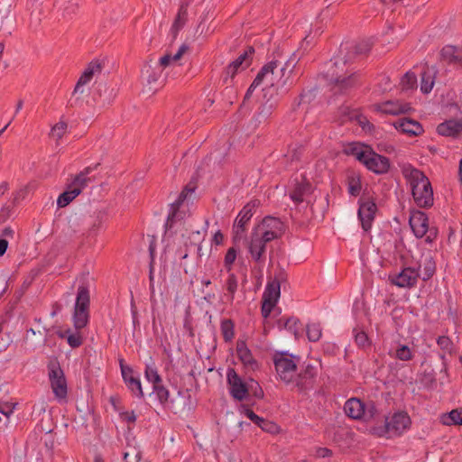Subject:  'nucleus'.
I'll return each mask as SVG.
<instances>
[{
  "label": "nucleus",
  "instance_id": "obj_1",
  "mask_svg": "<svg viewBox=\"0 0 462 462\" xmlns=\"http://www.w3.org/2000/svg\"><path fill=\"white\" fill-rule=\"evenodd\" d=\"M259 206V199H252L245 204L238 213L232 230V241L235 246H236L242 240L245 239L246 226L255 214Z\"/></svg>",
  "mask_w": 462,
  "mask_h": 462
},
{
  "label": "nucleus",
  "instance_id": "obj_2",
  "mask_svg": "<svg viewBox=\"0 0 462 462\" xmlns=\"http://www.w3.org/2000/svg\"><path fill=\"white\" fill-rule=\"evenodd\" d=\"M89 304L90 296L88 288L85 285H79L73 312V325L77 330L84 328L88 324Z\"/></svg>",
  "mask_w": 462,
  "mask_h": 462
},
{
  "label": "nucleus",
  "instance_id": "obj_3",
  "mask_svg": "<svg viewBox=\"0 0 462 462\" xmlns=\"http://www.w3.org/2000/svg\"><path fill=\"white\" fill-rule=\"evenodd\" d=\"M263 98H266L265 102H263L258 108L253 122L254 123V127L259 126L262 124H265L268 118L272 116L273 112L277 106L278 98H277V88L274 87L273 83H271L270 86L265 87L263 89Z\"/></svg>",
  "mask_w": 462,
  "mask_h": 462
},
{
  "label": "nucleus",
  "instance_id": "obj_4",
  "mask_svg": "<svg viewBox=\"0 0 462 462\" xmlns=\"http://www.w3.org/2000/svg\"><path fill=\"white\" fill-rule=\"evenodd\" d=\"M318 375V367L310 363L304 362L296 375H293V383L301 394H307L313 389Z\"/></svg>",
  "mask_w": 462,
  "mask_h": 462
},
{
  "label": "nucleus",
  "instance_id": "obj_5",
  "mask_svg": "<svg viewBox=\"0 0 462 462\" xmlns=\"http://www.w3.org/2000/svg\"><path fill=\"white\" fill-rule=\"evenodd\" d=\"M48 375L54 395L65 399L68 394L67 380L63 370L57 359L51 360L47 365Z\"/></svg>",
  "mask_w": 462,
  "mask_h": 462
},
{
  "label": "nucleus",
  "instance_id": "obj_6",
  "mask_svg": "<svg viewBox=\"0 0 462 462\" xmlns=\"http://www.w3.org/2000/svg\"><path fill=\"white\" fill-rule=\"evenodd\" d=\"M376 211L377 205L374 199L364 192L358 199L357 217L365 232L371 230Z\"/></svg>",
  "mask_w": 462,
  "mask_h": 462
},
{
  "label": "nucleus",
  "instance_id": "obj_7",
  "mask_svg": "<svg viewBox=\"0 0 462 462\" xmlns=\"http://www.w3.org/2000/svg\"><path fill=\"white\" fill-rule=\"evenodd\" d=\"M293 355L287 352H279L273 356L276 373L286 384L292 383L293 375L297 371V365L293 361Z\"/></svg>",
  "mask_w": 462,
  "mask_h": 462
},
{
  "label": "nucleus",
  "instance_id": "obj_8",
  "mask_svg": "<svg viewBox=\"0 0 462 462\" xmlns=\"http://www.w3.org/2000/svg\"><path fill=\"white\" fill-rule=\"evenodd\" d=\"M330 83L335 93L346 94L362 85L363 74L359 70L351 72L348 75L333 73Z\"/></svg>",
  "mask_w": 462,
  "mask_h": 462
},
{
  "label": "nucleus",
  "instance_id": "obj_9",
  "mask_svg": "<svg viewBox=\"0 0 462 462\" xmlns=\"http://www.w3.org/2000/svg\"><path fill=\"white\" fill-rule=\"evenodd\" d=\"M411 420L409 414L404 411L394 412L390 420H385L383 427L380 428V436L386 433H393L395 436H401L406 430L410 429Z\"/></svg>",
  "mask_w": 462,
  "mask_h": 462
},
{
  "label": "nucleus",
  "instance_id": "obj_10",
  "mask_svg": "<svg viewBox=\"0 0 462 462\" xmlns=\"http://www.w3.org/2000/svg\"><path fill=\"white\" fill-rule=\"evenodd\" d=\"M226 384L229 394L235 401L243 402L248 398V382L243 380L235 368H227Z\"/></svg>",
  "mask_w": 462,
  "mask_h": 462
},
{
  "label": "nucleus",
  "instance_id": "obj_11",
  "mask_svg": "<svg viewBox=\"0 0 462 462\" xmlns=\"http://www.w3.org/2000/svg\"><path fill=\"white\" fill-rule=\"evenodd\" d=\"M254 51L253 46H248L242 54L226 67L223 74L224 83H226L229 78L233 79L239 70H244L251 65Z\"/></svg>",
  "mask_w": 462,
  "mask_h": 462
},
{
  "label": "nucleus",
  "instance_id": "obj_12",
  "mask_svg": "<svg viewBox=\"0 0 462 462\" xmlns=\"http://www.w3.org/2000/svg\"><path fill=\"white\" fill-rule=\"evenodd\" d=\"M420 267H405L399 273L390 274L389 281L399 288H412L420 278Z\"/></svg>",
  "mask_w": 462,
  "mask_h": 462
},
{
  "label": "nucleus",
  "instance_id": "obj_13",
  "mask_svg": "<svg viewBox=\"0 0 462 462\" xmlns=\"http://www.w3.org/2000/svg\"><path fill=\"white\" fill-rule=\"evenodd\" d=\"M119 365L123 380L127 388L134 396L139 399H143L144 397V393L142 388L140 378L138 376H134L133 368L129 365H126L123 358L119 359Z\"/></svg>",
  "mask_w": 462,
  "mask_h": 462
},
{
  "label": "nucleus",
  "instance_id": "obj_14",
  "mask_svg": "<svg viewBox=\"0 0 462 462\" xmlns=\"http://www.w3.org/2000/svg\"><path fill=\"white\" fill-rule=\"evenodd\" d=\"M372 49V44L368 41H362L351 46H343L340 47V52L342 53L344 50L347 51L346 54L334 62L336 67L338 66L339 63L346 64L352 62V60L357 56L367 55Z\"/></svg>",
  "mask_w": 462,
  "mask_h": 462
},
{
  "label": "nucleus",
  "instance_id": "obj_15",
  "mask_svg": "<svg viewBox=\"0 0 462 462\" xmlns=\"http://www.w3.org/2000/svg\"><path fill=\"white\" fill-rule=\"evenodd\" d=\"M91 97L96 104L105 106L114 100L116 91L106 81H96L91 91Z\"/></svg>",
  "mask_w": 462,
  "mask_h": 462
},
{
  "label": "nucleus",
  "instance_id": "obj_16",
  "mask_svg": "<svg viewBox=\"0 0 462 462\" xmlns=\"http://www.w3.org/2000/svg\"><path fill=\"white\" fill-rule=\"evenodd\" d=\"M363 164L375 174H385L389 171L391 162L388 157L375 152L373 149L368 152Z\"/></svg>",
  "mask_w": 462,
  "mask_h": 462
},
{
  "label": "nucleus",
  "instance_id": "obj_17",
  "mask_svg": "<svg viewBox=\"0 0 462 462\" xmlns=\"http://www.w3.org/2000/svg\"><path fill=\"white\" fill-rule=\"evenodd\" d=\"M267 244L257 236V232L252 230L250 239L247 242L248 252L252 259L258 264L263 265L266 261Z\"/></svg>",
  "mask_w": 462,
  "mask_h": 462
},
{
  "label": "nucleus",
  "instance_id": "obj_18",
  "mask_svg": "<svg viewBox=\"0 0 462 462\" xmlns=\"http://www.w3.org/2000/svg\"><path fill=\"white\" fill-rule=\"evenodd\" d=\"M410 226L417 238H422L426 236L429 230V217L428 215L419 209L411 210L409 217Z\"/></svg>",
  "mask_w": 462,
  "mask_h": 462
},
{
  "label": "nucleus",
  "instance_id": "obj_19",
  "mask_svg": "<svg viewBox=\"0 0 462 462\" xmlns=\"http://www.w3.org/2000/svg\"><path fill=\"white\" fill-rule=\"evenodd\" d=\"M416 205L420 208H430L434 204L433 189L430 181L418 186L417 190L411 191Z\"/></svg>",
  "mask_w": 462,
  "mask_h": 462
},
{
  "label": "nucleus",
  "instance_id": "obj_20",
  "mask_svg": "<svg viewBox=\"0 0 462 462\" xmlns=\"http://www.w3.org/2000/svg\"><path fill=\"white\" fill-rule=\"evenodd\" d=\"M103 65L99 60H92L88 65L87 69L83 71L81 76L79 77L72 95H82L85 93L84 87L93 79L94 75L97 73H100L102 70Z\"/></svg>",
  "mask_w": 462,
  "mask_h": 462
},
{
  "label": "nucleus",
  "instance_id": "obj_21",
  "mask_svg": "<svg viewBox=\"0 0 462 462\" xmlns=\"http://www.w3.org/2000/svg\"><path fill=\"white\" fill-rule=\"evenodd\" d=\"M240 411L263 431L268 433H275L278 431V425L275 422L258 416L248 405L241 404Z\"/></svg>",
  "mask_w": 462,
  "mask_h": 462
},
{
  "label": "nucleus",
  "instance_id": "obj_22",
  "mask_svg": "<svg viewBox=\"0 0 462 462\" xmlns=\"http://www.w3.org/2000/svg\"><path fill=\"white\" fill-rule=\"evenodd\" d=\"M393 125L396 130L411 137L420 136L424 133L421 124L410 117L396 120Z\"/></svg>",
  "mask_w": 462,
  "mask_h": 462
},
{
  "label": "nucleus",
  "instance_id": "obj_23",
  "mask_svg": "<svg viewBox=\"0 0 462 462\" xmlns=\"http://www.w3.org/2000/svg\"><path fill=\"white\" fill-rule=\"evenodd\" d=\"M402 173L404 179L410 183L411 189L417 190L418 186H421L426 181H430L424 172L411 164H408L402 167Z\"/></svg>",
  "mask_w": 462,
  "mask_h": 462
},
{
  "label": "nucleus",
  "instance_id": "obj_24",
  "mask_svg": "<svg viewBox=\"0 0 462 462\" xmlns=\"http://www.w3.org/2000/svg\"><path fill=\"white\" fill-rule=\"evenodd\" d=\"M236 355L245 368L252 371L258 369V363L247 347L245 340L238 339L236 341Z\"/></svg>",
  "mask_w": 462,
  "mask_h": 462
},
{
  "label": "nucleus",
  "instance_id": "obj_25",
  "mask_svg": "<svg viewBox=\"0 0 462 462\" xmlns=\"http://www.w3.org/2000/svg\"><path fill=\"white\" fill-rule=\"evenodd\" d=\"M437 133L443 136L458 138L462 134V120H446L437 126Z\"/></svg>",
  "mask_w": 462,
  "mask_h": 462
},
{
  "label": "nucleus",
  "instance_id": "obj_26",
  "mask_svg": "<svg viewBox=\"0 0 462 462\" xmlns=\"http://www.w3.org/2000/svg\"><path fill=\"white\" fill-rule=\"evenodd\" d=\"M284 275V272L281 271L278 275H275L273 281L268 282L262 300H269L272 302L277 303L281 295V281L283 279Z\"/></svg>",
  "mask_w": 462,
  "mask_h": 462
},
{
  "label": "nucleus",
  "instance_id": "obj_27",
  "mask_svg": "<svg viewBox=\"0 0 462 462\" xmlns=\"http://www.w3.org/2000/svg\"><path fill=\"white\" fill-rule=\"evenodd\" d=\"M365 402L360 399L353 397L348 399L344 404L346 415L356 420H363Z\"/></svg>",
  "mask_w": 462,
  "mask_h": 462
},
{
  "label": "nucleus",
  "instance_id": "obj_28",
  "mask_svg": "<svg viewBox=\"0 0 462 462\" xmlns=\"http://www.w3.org/2000/svg\"><path fill=\"white\" fill-rule=\"evenodd\" d=\"M253 230L256 232L257 230H271L278 235H283L285 226L280 218L273 216H266L254 226Z\"/></svg>",
  "mask_w": 462,
  "mask_h": 462
},
{
  "label": "nucleus",
  "instance_id": "obj_29",
  "mask_svg": "<svg viewBox=\"0 0 462 462\" xmlns=\"http://www.w3.org/2000/svg\"><path fill=\"white\" fill-rule=\"evenodd\" d=\"M14 21L12 0H0V30L5 25L14 23Z\"/></svg>",
  "mask_w": 462,
  "mask_h": 462
},
{
  "label": "nucleus",
  "instance_id": "obj_30",
  "mask_svg": "<svg viewBox=\"0 0 462 462\" xmlns=\"http://www.w3.org/2000/svg\"><path fill=\"white\" fill-rule=\"evenodd\" d=\"M188 20V5L186 4L180 5L178 14L171 27V32L173 38H176L179 32L184 27Z\"/></svg>",
  "mask_w": 462,
  "mask_h": 462
},
{
  "label": "nucleus",
  "instance_id": "obj_31",
  "mask_svg": "<svg viewBox=\"0 0 462 462\" xmlns=\"http://www.w3.org/2000/svg\"><path fill=\"white\" fill-rule=\"evenodd\" d=\"M347 191L351 196L357 197L362 189L361 176L359 173L350 171L346 175Z\"/></svg>",
  "mask_w": 462,
  "mask_h": 462
},
{
  "label": "nucleus",
  "instance_id": "obj_32",
  "mask_svg": "<svg viewBox=\"0 0 462 462\" xmlns=\"http://www.w3.org/2000/svg\"><path fill=\"white\" fill-rule=\"evenodd\" d=\"M311 184L309 181L297 182L291 192L290 198L295 204H300L303 201V197L310 193Z\"/></svg>",
  "mask_w": 462,
  "mask_h": 462
},
{
  "label": "nucleus",
  "instance_id": "obj_33",
  "mask_svg": "<svg viewBox=\"0 0 462 462\" xmlns=\"http://www.w3.org/2000/svg\"><path fill=\"white\" fill-rule=\"evenodd\" d=\"M372 148L369 145H365L360 143H353L349 144L348 149L346 151L347 154L353 155L356 159L363 163L365 159L368 157V152Z\"/></svg>",
  "mask_w": 462,
  "mask_h": 462
},
{
  "label": "nucleus",
  "instance_id": "obj_34",
  "mask_svg": "<svg viewBox=\"0 0 462 462\" xmlns=\"http://www.w3.org/2000/svg\"><path fill=\"white\" fill-rule=\"evenodd\" d=\"M419 382L427 390H433L437 386L436 372L434 369H426L419 374Z\"/></svg>",
  "mask_w": 462,
  "mask_h": 462
},
{
  "label": "nucleus",
  "instance_id": "obj_35",
  "mask_svg": "<svg viewBox=\"0 0 462 462\" xmlns=\"http://www.w3.org/2000/svg\"><path fill=\"white\" fill-rule=\"evenodd\" d=\"M278 61L277 60H272L266 64H264L262 69L257 73L256 77L254 78L253 83L254 87L260 86L263 79L269 76L273 75L274 69L277 68Z\"/></svg>",
  "mask_w": 462,
  "mask_h": 462
},
{
  "label": "nucleus",
  "instance_id": "obj_36",
  "mask_svg": "<svg viewBox=\"0 0 462 462\" xmlns=\"http://www.w3.org/2000/svg\"><path fill=\"white\" fill-rule=\"evenodd\" d=\"M80 194L79 189H73L70 185H68L66 190H64L57 199V205L59 208H64L68 206L75 198Z\"/></svg>",
  "mask_w": 462,
  "mask_h": 462
},
{
  "label": "nucleus",
  "instance_id": "obj_37",
  "mask_svg": "<svg viewBox=\"0 0 462 462\" xmlns=\"http://www.w3.org/2000/svg\"><path fill=\"white\" fill-rule=\"evenodd\" d=\"M221 335L225 342H231L235 337V323L230 319H224L220 323Z\"/></svg>",
  "mask_w": 462,
  "mask_h": 462
},
{
  "label": "nucleus",
  "instance_id": "obj_38",
  "mask_svg": "<svg viewBox=\"0 0 462 462\" xmlns=\"http://www.w3.org/2000/svg\"><path fill=\"white\" fill-rule=\"evenodd\" d=\"M152 392L156 394V398L160 404L166 407L169 403L170 391L164 386L163 382L152 385Z\"/></svg>",
  "mask_w": 462,
  "mask_h": 462
},
{
  "label": "nucleus",
  "instance_id": "obj_39",
  "mask_svg": "<svg viewBox=\"0 0 462 462\" xmlns=\"http://www.w3.org/2000/svg\"><path fill=\"white\" fill-rule=\"evenodd\" d=\"M353 335L355 338V343L359 348L366 350L370 348L372 345V341L368 337L367 334L364 330H359L357 328L353 329Z\"/></svg>",
  "mask_w": 462,
  "mask_h": 462
},
{
  "label": "nucleus",
  "instance_id": "obj_40",
  "mask_svg": "<svg viewBox=\"0 0 462 462\" xmlns=\"http://www.w3.org/2000/svg\"><path fill=\"white\" fill-rule=\"evenodd\" d=\"M301 326L300 320L295 317H290L283 322V328L293 334L295 338L300 336Z\"/></svg>",
  "mask_w": 462,
  "mask_h": 462
},
{
  "label": "nucleus",
  "instance_id": "obj_41",
  "mask_svg": "<svg viewBox=\"0 0 462 462\" xmlns=\"http://www.w3.org/2000/svg\"><path fill=\"white\" fill-rule=\"evenodd\" d=\"M400 85L402 90L417 88V76L412 71H407L401 79Z\"/></svg>",
  "mask_w": 462,
  "mask_h": 462
},
{
  "label": "nucleus",
  "instance_id": "obj_42",
  "mask_svg": "<svg viewBox=\"0 0 462 462\" xmlns=\"http://www.w3.org/2000/svg\"><path fill=\"white\" fill-rule=\"evenodd\" d=\"M238 281L237 277L234 273H229L228 277L226 281L225 288L226 290V296L229 300L232 302L235 298V293L237 291Z\"/></svg>",
  "mask_w": 462,
  "mask_h": 462
},
{
  "label": "nucleus",
  "instance_id": "obj_43",
  "mask_svg": "<svg viewBox=\"0 0 462 462\" xmlns=\"http://www.w3.org/2000/svg\"><path fill=\"white\" fill-rule=\"evenodd\" d=\"M436 272V263L434 258L431 255L425 257L423 263V276L422 280L424 282L429 281Z\"/></svg>",
  "mask_w": 462,
  "mask_h": 462
},
{
  "label": "nucleus",
  "instance_id": "obj_44",
  "mask_svg": "<svg viewBox=\"0 0 462 462\" xmlns=\"http://www.w3.org/2000/svg\"><path fill=\"white\" fill-rule=\"evenodd\" d=\"M414 355L412 350L407 346L403 344H398L394 357L401 361H410L413 358Z\"/></svg>",
  "mask_w": 462,
  "mask_h": 462
},
{
  "label": "nucleus",
  "instance_id": "obj_45",
  "mask_svg": "<svg viewBox=\"0 0 462 462\" xmlns=\"http://www.w3.org/2000/svg\"><path fill=\"white\" fill-rule=\"evenodd\" d=\"M434 86V77L428 70L421 73L420 91L423 94H429Z\"/></svg>",
  "mask_w": 462,
  "mask_h": 462
},
{
  "label": "nucleus",
  "instance_id": "obj_46",
  "mask_svg": "<svg viewBox=\"0 0 462 462\" xmlns=\"http://www.w3.org/2000/svg\"><path fill=\"white\" fill-rule=\"evenodd\" d=\"M194 190L195 187H190L189 185L185 186V188L179 194L177 199L171 204V208H174V210H179L183 202L189 195L194 192Z\"/></svg>",
  "mask_w": 462,
  "mask_h": 462
},
{
  "label": "nucleus",
  "instance_id": "obj_47",
  "mask_svg": "<svg viewBox=\"0 0 462 462\" xmlns=\"http://www.w3.org/2000/svg\"><path fill=\"white\" fill-rule=\"evenodd\" d=\"M144 376L148 382L152 385L162 383V378L159 374L158 370L155 366L146 365L144 369Z\"/></svg>",
  "mask_w": 462,
  "mask_h": 462
},
{
  "label": "nucleus",
  "instance_id": "obj_48",
  "mask_svg": "<svg viewBox=\"0 0 462 462\" xmlns=\"http://www.w3.org/2000/svg\"><path fill=\"white\" fill-rule=\"evenodd\" d=\"M308 339L311 342H317L321 337V327L319 323L308 324L306 328Z\"/></svg>",
  "mask_w": 462,
  "mask_h": 462
},
{
  "label": "nucleus",
  "instance_id": "obj_49",
  "mask_svg": "<svg viewBox=\"0 0 462 462\" xmlns=\"http://www.w3.org/2000/svg\"><path fill=\"white\" fill-rule=\"evenodd\" d=\"M248 396L251 394L253 397L262 400L264 397V393L259 383L253 378L248 380Z\"/></svg>",
  "mask_w": 462,
  "mask_h": 462
},
{
  "label": "nucleus",
  "instance_id": "obj_50",
  "mask_svg": "<svg viewBox=\"0 0 462 462\" xmlns=\"http://www.w3.org/2000/svg\"><path fill=\"white\" fill-rule=\"evenodd\" d=\"M95 180V177H87L80 172L77 174L73 180V181L69 184L73 189H79L80 193L83 189L88 186V184Z\"/></svg>",
  "mask_w": 462,
  "mask_h": 462
},
{
  "label": "nucleus",
  "instance_id": "obj_51",
  "mask_svg": "<svg viewBox=\"0 0 462 462\" xmlns=\"http://www.w3.org/2000/svg\"><path fill=\"white\" fill-rule=\"evenodd\" d=\"M444 423L447 425H462V411H458L457 409L452 410L448 413Z\"/></svg>",
  "mask_w": 462,
  "mask_h": 462
},
{
  "label": "nucleus",
  "instance_id": "obj_52",
  "mask_svg": "<svg viewBox=\"0 0 462 462\" xmlns=\"http://www.w3.org/2000/svg\"><path fill=\"white\" fill-rule=\"evenodd\" d=\"M237 252L238 250L235 246H233L227 250L225 255L224 265L228 273H230L232 270V265L236 259Z\"/></svg>",
  "mask_w": 462,
  "mask_h": 462
},
{
  "label": "nucleus",
  "instance_id": "obj_53",
  "mask_svg": "<svg viewBox=\"0 0 462 462\" xmlns=\"http://www.w3.org/2000/svg\"><path fill=\"white\" fill-rule=\"evenodd\" d=\"M363 421H370L377 414V408L373 401L365 402Z\"/></svg>",
  "mask_w": 462,
  "mask_h": 462
},
{
  "label": "nucleus",
  "instance_id": "obj_54",
  "mask_svg": "<svg viewBox=\"0 0 462 462\" xmlns=\"http://www.w3.org/2000/svg\"><path fill=\"white\" fill-rule=\"evenodd\" d=\"M356 120L365 132L371 134L373 131H374V125L370 123L365 116L362 114L356 115Z\"/></svg>",
  "mask_w": 462,
  "mask_h": 462
},
{
  "label": "nucleus",
  "instance_id": "obj_55",
  "mask_svg": "<svg viewBox=\"0 0 462 462\" xmlns=\"http://www.w3.org/2000/svg\"><path fill=\"white\" fill-rule=\"evenodd\" d=\"M456 52V47L451 45H446L440 51V58L442 60L446 61L448 64L449 62H451Z\"/></svg>",
  "mask_w": 462,
  "mask_h": 462
},
{
  "label": "nucleus",
  "instance_id": "obj_56",
  "mask_svg": "<svg viewBox=\"0 0 462 462\" xmlns=\"http://www.w3.org/2000/svg\"><path fill=\"white\" fill-rule=\"evenodd\" d=\"M282 236L271 230H257V236L266 244L280 238Z\"/></svg>",
  "mask_w": 462,
  "mask_h": 462
},
{
  "label": "nucleus",
  "instance_id": "obj_57",
  "mask_svg": "<svg viewBox=\"0 0 462 462\" xmlns=\"http://www.w3.org/2000/svg\"><path fill=\"white\" fill-rule=\"evenodd\" d=\"M67 126V123L60 121L51 128V134L52 135V137L56 138L57 140H60L63 137Z\"/></svg>",
  "mask_w": 462,
  "mask_h": 462
},
{
  "label": "nucleus",
  "instance_id": "obj_58",
  "mask_svg": "<svg viewBox=\"0 0 462 462\" xmlns=\"http://www.w3.org/2000/svg\"><path fill=\"white\" fill-rule=\"evenodd\" d=\"M437 344L440 349L447 351L448 354H452L453 342L447 336H439L437 338Z\"/></svg>",
  "mask_w": 462,
  "mask_h": 462
},
{
  "label": "nucleus",
  "instance_id": "obj_59",
  "mask_svg": "<svg viewBox=\"0 0 462 462\" xmlns=\"http://www.w3.org/2000/svg\"><path fill=\"white\" fill-rule=\"evenodd\" d=\"M67 342L70 347L78 348L83 344V337L81 334L78 331L76 333L69 334L67 337Z\"/></svg>",
  "mask_w": 462,
  "mask_h": 462
},
{
  "label": "nucleus",
  "instance_id": "obj_60",
  "mask_svg": "<svg viewBox=\"0 0 462 462\" xmlns=\"http://www.w3.org/2000/svg\"><path fill=\"white\" fill-rule=\"evenodd\" d=\"M14 206L12 203L4 205L0 209V224L5 222L14 213Z\"/></svg>",
  "mask_w": 462,
  "mask_h": 462
},
{
  "label": "nucleus",
  "instance_id": "obj_61",
  "mask_svg": "<svg viewBox=\"0 0 462 462\" xmlns=\"http://www.w3.org/2000/svg\"><path fill=\"white\" fill-rule=\"evenodd\" d=\"M276 303L270 301L269 300H262V306H261V313L262 316L264 319H267L273 308L275 307Z\"/></svg>",
  "mask_w": 462,
  "mask_h": 462
},
{
  "label": "nucleus",
  "instance_id": "obj_62",
  "mask_svg": "<svg viewBox=\"0 0 462 462\" xmlns=\"http://www.w3.org/2000/svg\"><path fill=\"white\" fill-rule=\"evenodd\" d=\"M189 239V244L188 242H185V246L188 249L189 246L196 245L199 243H203L204 237L201 236L200 231H193L190 236L188 237Z\"/></svg>",
  "mask_w": 462,
  "mask_h": 462
},
{
  "label": "nucleus",
  "instance_id": "obj_63",
  "mask_svg": "<svg viewBox=\"0 0 462 462\" xmlns=\"http://www.w3.org/2000/svg\"><path fill=\"white\" fill-rule=\"evenodd\" d=\"M27 192H28L27 187H23L20 189L16 190L13 194V200L11 203L14 206H16L21 200H23L26 197Z\"/></svg>",
  "mask_w": 462,
  "mask_h": 462
},
{
  "label": "nucleus",
  "instance_id": "obj_64",
  "mask_svg": "<svg viewBox=\"0 0 462 462\" xmlns=\"http://www.w3.org/2000/svg\"><path fill=\"white\" fill-rule=\"evenodd\" d=\"M438 235H439L438 227L435 226H429V230L427 231V234L424 236L425 237V243L426 244H431L432 242H434L437 239Z\"/></svg>",
  "mask_w": 462,
  "mask_h": 462
}]
</instances>
